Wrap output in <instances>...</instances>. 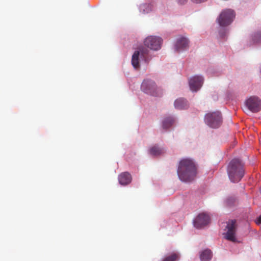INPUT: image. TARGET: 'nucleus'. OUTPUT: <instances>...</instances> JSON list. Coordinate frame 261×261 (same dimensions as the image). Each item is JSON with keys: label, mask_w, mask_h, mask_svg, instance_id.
<instances>
[{"label": "nucleus", "mask_w": 261, "mask_h": 261, "mask_svg": "<svg viewBox=\"0 0 261 261\" xmlns=\"http://www.w3.org/2000/svg\"><path fill=\"white\" fill-rule=\"evenodd\" d=\"M210 221V217L207 214H199L194 220V226L197 228H201L207 225Z\"/></svg>", "instance_id": "10"}, {"label": "nucleus", "mask_w": 261, "mask_h": 261, "mask_svg": "<svg viewBox=\"0 0 261 261\" xmlns=\"http://www.w3.org/2000/svg\"><path fill=\"white\" fill-rule=\"evenodd\" d=\"M141 88L144 92L154 96H160L163 94L162 90L158 88L154 82L151 80H144Z\"/></svg>", "instance_id": "3"}, {"label": "nucleus", "mask_w": 261, "mask_h": 261, "mask_svg": "<svg viewBox=\"0 0 261 261\" xmlns=\"http://www.w3.org/2000/svg\"><path fill=\"white\" fill-rule=\"evenodd\" d=\"M162 40L160 37L148 36L144 41V45L151 49L156 50L161 48Z\"/></svg>", "instance_id": "9"}, {"label": "nucleus", "mask_w": 261, "mask_h": 261, "mask_svg": "<svg viewBox=\"0 0 261 261\" xmlns=\"http://www.w3.org/2000/svg\"><path fill=\"white\" fill-rule=\"evenodd\" d=\"M245 106L248 111L257 113L261 110V100L257 96H250L245 100Z\"/></svg>", "instance_id": "7"}, {"label": "nucleus", "mask_w": 261, "mask_h": 261, "mask_svg": "<svg viewBox=\"0 0 261 261\" xmlns=\"http://www.w3.org/2000/svg\"><path fill=\"white\" fill-rule=\"evenodd\" d=\"M174 106L176 109L179 110L187 109L188 107L187 101L182 98L177 99L174 102Z\"/></svg>", "instance_id": "14"}, {"label": "nucleus", "mask_w": 261, "mask_h": 261, "mask_svg": "<svg viewBox=\"0 0 261 261\" xmlns=\"http://www.w3.org/2000/svg\"><path fill=\"white\" fill-rule=\"evenodd\" d=\"M192 2L196 3V4H200L201 3H203L207 0H191Z\"/></svg>", "instance_id": "21"}, {"label": "nucleus", "mask_w": 261, "mask_h": 261, "mask_svg": "<svg viewBox=\"0 0 261 261\" xmlns=\"http://www.w3.org/2000/svg\"><path fill=\"white\" fill-rule=\"evenodd\" d=\"M188 44L189 41L187 38L180 37L177 40L175 45V49L177 51H179L186 48L188 46Z\"/></svg>", "instance_id": "12"}, {"label": "nucleus", "mask_w": 261, "mask_h": 261, "mask_svg": "<svg viewBox=\"0 0 261 261\" xmlns=\"http://www.w3.org/2000/svg\"><path fill=\"white\" fill-rule=\"evenodd\" d=\"M148 49L144 47H139L138 50L134 52L132 59V64L135 69H138L140 67L139 57L140 55L144 59L145 62L148 63L150 58L148 57Z\"/></svg>", "instance_id": "5"}, {"label": "nucleus", "mask_w": 261, "mask_h": 261, "mask_svg": "<svg viewBox=\"0 0 261 261\" xmlns=\"http://www.w3.org/2000/svg\"><path fill=\"white\" fill-rule=\"evenodd\" d=\"M179 258V255L178 253H173L171 255L166 257L163 261H176Z\"/></svg>", "instance_id": "19"}, {"label": "nucleus", "mask_w": 261, "mask_h": 261, "mask_svg": "<svg viewBox=\"0 0 261 261\" xmlns=\"http://www.w3.org/2000/svg\"><path fill=\"white\" fill-rule=\"evenodd\" d=\"M253 43L261 42V31L255 33L252 38Z\"/></svg>", "instance_id": "20"}, {"label": "nucleus", "mask_w": 261, "mask_h": 261, "mask_svg": "<svg viewBox=\"0 0 261 261\" xmlns=\"http://www.w3.org/2000/svg\"><path fill=\"white\" fill-rule=\"evenodd\" d=\"M227 231L225 234V238L232 242H236L237 239L236 238V220H230L227 222L226 225Z\"/></svg>", "instance_id": "8"}, {"label": "nucleus", "mask_w": 261, "mask_h": 261, "mask_svg": "<svg viewBox=\"0 0 261 261\" xmlns=\"http://www.w3.org/2000/svg\"><path fill=\"white\" fill-rule=\"evenodd\" d=\"M235 17L233 10L226 9L223 10L217 18L218 22L221 27H226L229 25Z\"/></svg>", "instance_id": "6"}, {"label": "nucleus", "mask_w": 261, "mask_h": 261, "mask_svg": "<svg viewBox=\"0 0 261 261\" xmlns=\"http://www.w3.org/2000/svg\"><path fill=\"white\" fill-rule=\"evenodd\" d=\"M118 179L121 185H126L131 182L132 177L129 173L124 172L119 175Z\"/></svg>", "instance_id": "13"}, {"label": "nucleus", "mask_w": 261, "mask_h": 261, "mask_svg": "<svg viewBox=\"0 0 261 261\" xmlns=\"http://www.w3.org/2000/svg\"><path fill=\"white\" fill-rule=\"evenodd\" d=\"M149 152L151 155L157 156L164 153V150L163 148H160L157 146H153L150 148Z\"/></svg>", "instance_id": "17"}, {"label": "nucleus", "mask_w": 261, "mask_h": 261, "mask_svg": "<svg viewBox=\"0 0 261 261\" xmlns=\"http://www.w3.org/2000/svg\"><path fill=\"white\" fill-rule=\"evenodd\" d=\"M177 172L181 181L190 182L196 177L197 168L192 160L183 159L179 162Z\"/></svg>", "instance_id": "1"}, {"label": "nucleus", "mask_w": 261, "mask_h": 261, "mask_svg": "<svg viewBox=\"0 0 261 261\" xmlns=\"http://www.w3.org/2000/svg\"><path fill=\"white\" fill-rule=\"evenodd\" d=\"M176 1L178 3H179V4H181V5L185 4L188 1V0H176Z\"/></svg>", "instance_id": "22"}, {"label": "nucleus", "mask_w": 261, "mask_h": 261, "mask_svg": "<svg viewBox=\"0 0 261 261\" xmlns=\"http://www.w3.org/2000/svg\"><path fill=\"white\" fill-rule=\"evenodd\" d=\"M256 223L257 224H261V214H260V216L256 220Z\"/></svg>", "instance_id": "23"}, {"label": "nucleus", "mask_w": 261, "mask_h": 261, "mask_svg": "<svg viewBox=\"0 0 261 261\" xmlns=\"http://www.w3.org/2000/svg\"><path fill=\"white\" fill-rule=\"evenodd\" d=\"M204 121L205 123L212 128H218L222 124V120L221 113L216 111L205 114Z\"/></svg>", "instance_id": "4"}, {"label": "nucleus", "mask_w": 261, "mask_h": 261, "mask_svg": "<svg viewBox=\"0 0 261 261\" xmlns=\"http://www.w3.org/2000/svg\"><path fill=\"white\" fill-rule=\"evenodd\" d=\"M174 122V120L172 117H167L164 119L162 122V127L165 129H167L170 127Z\"/></svg>", "instance_id": "18"}, {"label": "nucleus", "mask_w": 261, "mask_h": 261, "mask_svg": "<svg viewBox=\"0 0 261 261\" xmlns=\"http://www.w3.org/2000/svg\"><path fill=\"white\" fill-rule=\"evenodd\" d=\"M212 257V252L208 249H205L200 254L201 261H210Z\"/></svg>", "instance_id": "16"}, {"label": "nucleus", "mask_w": 261, "mask_h": 261, "mask_svg": "<svg viewBox=\"0 0 261 261\" xmlns=\"http://www.w3.org/2000/svg\"><path fill=\"white\" fill-rule=\"evenodd\" d=\"M227 171L231 181L238 182L244 175V164L239 159H234L229 163Z\"/></svg>", "instance_id": "2"}, {"label": "nucleus", "mask_w": 261, "mask_h": 261, "mask_svg": "<svg viewBox=\"0 0 261 261\" xmlns=\"http://www.w3.org/2000/svg\"><path fill=\"white\" fill-rule=\"evenodd\" d=\"M203 78L201 76H194L189 80L190 89L194 92L197 91L202 86Z\"/></svg>", "instance_id": "11"}, {"label": "nucleus", "mask_w": 261, "mask_h": 261, "mask_svg": "<svg viewBox=\"0 0 261 261\" xmlns=\"http://www.w3.org/2000/svg\"><path fill=\"white\" fill-rule=\"evenodd\" d=\"M153 8L154 6L152 4H143L140 6L139 10L140 13L145 14L152 11Z\"/></svg>", "instance_id": "15"}]
</instances>
